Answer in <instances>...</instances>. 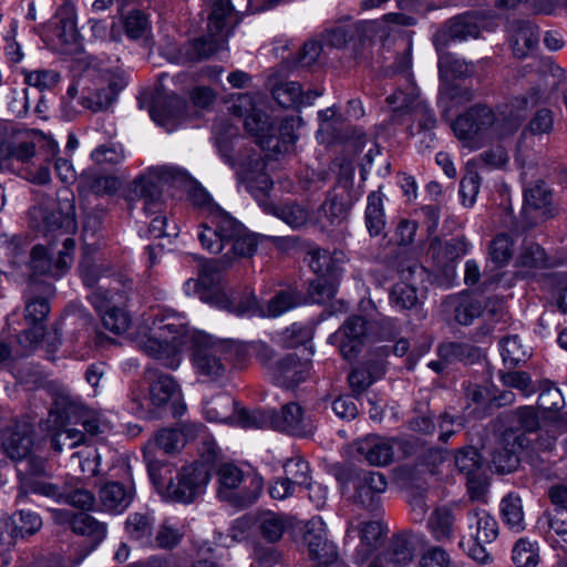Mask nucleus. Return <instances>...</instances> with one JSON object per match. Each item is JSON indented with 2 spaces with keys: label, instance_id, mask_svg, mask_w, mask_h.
<instances>
[{
  "label": "nucleus",
  "instance_id": "obj_1",
  "mask_svg": "<svg viewBox=\"0 0 567 567\" xmlns=\"http://www.w3.org/2000/svg\"><path fill=\"white\" fill-rule=\"evenodd\" d=\"M30 227L48 239V247L37 245L31 250L30 267L35 274L63 276L73 262L76 230L73 205L63 210L54 200L33 206L29 212Z\"/></svg>",
  "mask_w": 567,
  "mask_h": 567
},
{
  "label": "nucleus",
  "instance_id": "obj_2",
  "mask_svg": "<svg viewBox=\"0 0 567 567\" xmlns=\"http://www.w3.org/2000/svg\"><path fill=\"white\" fill-rule=\"evenodd\" d=\"M188 341L184 316L168 309L153 311L140 328L136 342L148 357L163 367L175 370L183 360V348Z\"/></svg>",
  "mask_w": 567,
  "mask_h": 567
},
{
  "label": "nucleus",
  "instance_id": "obj_3",
  "mask_svg": "<svg viewBox=\"0 0 567 567\" xmlns=\"http://www.w3.org/2000/svg\"><path fill=\"white\" fill-rule=\"evenodd\" d=\"M194 204L206 213V220L198 227L197 238L202 247L217 255L225 245H230L233 255H249L254 250V234L240 221L213 202L204 189L195 190Z\"/></svg>",
  "mask_w": 567,
  "mask_h": 567
},
{
  "label": "nucleus",
  "instance_id": "obj_4",
  "mask_svg": "<svg viewBox=\"0 0 567 567\" xmlns=\"http://www.w3.org/2000/svg\"><path fill=\"white\" fill-rule=\"evenodd\" d=\"M234 115L244 117L246 131L257 138L261 148L277 150L279 144H293L298 140L296 131L301 124L298 116L284 117L277 125L268 121V116L258 111L249 94L239 95L233 103Z\"/></svg>",
  "mask_w": 567,
  "mask_h": 567
},
{
  "label": "nucleus",
  "instance_id": "obj_5",
  "mask_svg": "<svg viewBox=\"0 0 567 567\" xmlns=\"http://www.w3.org/2000/svg\"><path fill=\"white\" fill-rule=\"evenodd\" d=\"M240 348L237 341L217 340L209 336H198L194 340L193 367L205 382H217L225 378L227 363L236 362Z\"/></svg>",
  "mask_w": 567,
  "mask_h": 567
},
{
  "label": "nucleus",
  "instance_id": "obj_6",
  "mask_svg": "<svg viewBox=\"0 0 567 567\" xmlns=\"http://www.w3.org/2000/svg\"><path fill=\"white\" fill-rule=\"evenodd\" d=\"M218 496L238 506H249L260 496L262 477L255 472L244 473L237 465L225 463L217 471Z\"/></svg>",
  "mask_w": 567,
  "mask_h": 567
},
{
  "label": "nucleus",
  "instance_id": "obj_7",
  "mask_svg": "<svg viewBox=\"0 0 567 567\" xmlns=\"http://www.w3.org/2000/svg\"><path fill=\"white\" fill-rule=\"evenodd\" d=\"M496 27V16L488 10L464 12L449 20L445 28L435 34L434 43L440 50V47L446 45L447 38L454 41L477 39L483 32H492Z\"/></svg>",
  "mask_w": 567,
  "mask_h": 567
},
{
  "label": "nucleus",
  "instance_id": "obj_8",
  "mask_svg": "<svg viewBox=\"0 0 567 567\" xmlns=\"http://www.w3.org/2000/svg\"><path fill=\"white\" fill-rule=\"evenodd\" d=\"M496 114L485 105H475L460 115L452 124L455 136L468 148H480L493 131L496 133Z\"/></svg>",
  "mask_w": 567,
  "mask_h": 567
},
{
  "label": "nucleus",
  "instance_id": "obj_9",
  "mask_svg": "<svg viewBox=\"0 0 567 567\" xmlns=\"http://www.w3.org/2000/svg\"><path fill=\"white\" fill-rule=\"evenodd\" d=\"M91 305L101 312L102 323L109 331L121 334L132 323L131 316L121 307L126 300V292L117 288L97 286L90 295Z\"/></svg>",
  "mask_w": 567,
  "mask_h": 567
},
{
  "label": "nucleus",
  "instance_id": "obj_10",
  "mask_svg": "<svg viewBox=\"0 0 567 567\" xmlns=\"http://www.w3.org/2000/svg\"><path fill=\"white\" fill-rule=\"evenodd\" d=\"M210 467L204 463H193L175 473V482L167 486L166 499L190 504L205 493L210 481Z\"/></svg>",
  "mask_w": 567,
  "mask_h": 567
},
{
  "label": "nucleus",
  "instance_id": "obj_11",
  "mask_svg": "<svg viewBox=\"0 0 567 567\" xmlns=\"http://www.w3.org/2000/svg\"><path fill=\"white\" fill-rule=\"evenodd\" d=\"M386 102L393 105V121L399 122L401 115L408 114L411 120L417 122L420 133H423L429 142H433L436 117L427 104L419 99L415 87L410 92L396 90L386 97Z\"/></svg>",
  "mask_w": 567,
  "mask_h": 567
},
{
  "label": "nucleus",
  "instance_id": "obj_12",
  "mask_svg": "<svg viewBox=\"0 0 567 567\" xmlns=\"http://www.w3.org/2000/svg\"><path fill=\"white\" fill-rule=\"evenodd\" d=\"M354 455L371 466H386L394 461L395 449H402L405 455L412 453L413 443L409 440L367 435L357 440Z\"/></svg>",
  "mask_w": 567,
  "mask_h": 567
},
{
  "label": "nucleus",
  "instance_id": "obj_13",
  "mask_svg": "<svg viewBox=\"0 0 567 567\" xmlns=\"http://www.w3.org/2000/svg\"><path fill=\"white\" fill-rule=\"evenodd\" d=\"M266 7H254L251 0H216L208 17V32L228 40L246 12H258Z\"/></svg>",
  "mask_w": 567,
  "mask_h": 567
},
{
  "label": "nucleus",
  "instance_id": "obj_14",
  "mask_svg": "<svg viewBox=\"0 0 567 567\" xmlns=\"http://www.w3.org/2000/svg\"><path fill=\"white\" fill-rule=\"evenodd\" d=\"M145 377L150 380V401L158 409V415L162 410L168 408L174 417H179L185 413L186 406L179 401V386L173 377L164 373H157L152 368H146Z\"/></svg>",
  "mask_w": 567,
  "mask_h": 567
},
{
  "label": "nucleus",
  "instance_id": "obj_15",
  "mask_svg": "<svg viewBox=\"0 0 567 567\" xmlns=\"http://www.w3.org/2000/svg\"><path fill=\"white\" fill-rule=\"evenodd\" d=\"M425 269L416 260H406L401 265V281L390 291V301L393 307L404 310L412 309L419 303L416 280L422 279Z\"/></svg>",
  "mask_w": 567,
  "mask_h": 567
},
{
  "label": "nucleus",
  "instance_id": "obj_16",
  "mask_svg": "<svg viewBox=\"0 0 567 567\" xmlns=\"http://www.w3.org/2000/svg\"><path fill=\"white\" fill-rule=\"evenodd\" d=\"M546 96V92L537 87L533 89L528 95L514 97L511 103L496 115L498 120L496 134L505 135L515 132L526 118L528 110L536 106Z\"/></svg>",
  "mask_w": 567,
  "mask_h": 567
},
{
  "label": "nucleus",
  "instance_id": "obj_17",
  "mask_svg": "<svg viewBox=\"0 0 567 567\" xmlns=\"http://www.w3.org/2000/svg\"><path fill=\"white\" fill-rule=\"evenodd\" d=\"M546 96V92L537 87L533 89L528 95L514 97L511 103L496 115L498 120L496 134L505 135L515 132L526 118L528 110L536 106Z\"/></svg>",
  "mask_w": 567,
  "mask_h": 567
},
{
  "label": "nucleus",
  "instance_id": "obj_18",
  "mask_svg": "<svg viewBox=\"0 0 567 567\" xmlns=\"http://www.w3.org/2000/svg\"><path fill=\"white\" fill-rule=\"evenodd\" d=\"M365 334L367 320L361 316H352L328 340L339 347L344 359L351 360L361 351Z\"/></svg>",
  "mask_w": 567,
  "mask_h": 567
},
{
  "label": "nucleus",
  "instance_id": "obj_19",
  "mask_svg": "<svg viewBox=\"0 0 567 567\" xmlns=\"http://www.w3.org/2000/svg\"><path fill=\"white\" fill-rule=\"evenodd\" d=\"M417 18L405 12H391L378 20L352 21L355 29V40L384 39L390 34L391 25L411 27L416 23Z\"/></svg>",
  "mask_w": 567,
  "mask_h": 567
},
{
  "label": "nucleus",
  "instance_id": "obj_20",
  "mask_svg": "<svg viewBox=\"0 0 567 567\" xmlns=\"http://www.w3.org/2000/svg\"><path fill=\"white\" fill-rule=\"evenodd\" d=\"M353 499L370 512L380 506V495L385 492L388 481L384 474L374 471H362L353 481Z\"/></svg>",
  "mask_w": 567,
  "mask_h": 567
},
{
  "label": "nucleus",
  "instance_id": "obj_21",
  "mask_svg": "<svg viewBox=\"0 0 567 567\" xmlns=\"http://www.w3.org/2000/svg\"><path fill=\"white\" fill-rule=\"evenodd\" d=\"M53 37L58 40L60 49L66 54L79 53L82 41L76 28V13L71 4L62 6L54 16Z\"/></svg>",
  "mask_w": 567,
  "mask_h": 567
},
{
  "label": "nucleus",
  "instance_id": "obj_22",
  "mask_svg": "<svg viewBox=\"0 0 567 567\" xmlns=\"http://www.w3.org/2000/svg\"><path fill=\"white\" fill-rule=\"evenodd\" d=\"M186 101L172 94H158L150 109L154 122L163 126L166 132L175 131L185 117Z\"/></svg>",
  "mask_w": 567,
  "mask_h": 567
},
{
  "label": "nucleus",
  "instance_id": "obj_23",
  "mask_svg": "<svg viewBox=\"0 0 567 567\" xmlns=\"http://www.w3.org/2000/svg\"><path fill=\"white\" fill-rule=\"evenodd\" d=\"M524 214L532 215L534 219L528 223V227L555 216L556 207L553 204V194L544 181H537L525 189Z\"/></svg>",
  "mask_w": 567,
  "mask_h": 567
},
{
  "label": "nucleus",
  "instance_id": "obj_24",
  "mask_svg": "<svg viewBox=\"0 0 567 567\" xmlns=\"http://www.w3.org/2000/svg\"><path fill=\"white\" fill-rule=\"evenodd\" d=\"M265 169L266 163L258 154L243 161L236 169L238 181L255 197L264 196L272 188V181Z\"/></svg>",
  "mask_w": 567,
  "mask_h": 567
},
{
  "label": "nucleus",
  "instance_id": "obj_25",
  "mask_svg": "<svg viewBox=\"0 0 567 567\" xmlns=\"http://www.w3.org/2000/svg\"><path fill=\"white\" fill-rule=\"evenodd\" d=\"M272 429L295 436H308L313 433L315 426L298 403L289 402L279 413L272 411Z\"/></svg>",
  "mask_w": 567,
  "mask_h": 567
},
{
  "label": "nucleus",
  "instance_id": "obj_26",
  "mask_svg": "<svg viewBox=\"0 0 567 567\" xmlns=\"http://www.w3.org/2000/svg\"><path fill=\"white\" fill-rule=\"evenodd\" d=\"M311 361L302 360L297 354L289 353L271 368L274 382L282 388H293L310 377Z\"/></svg>",
  "mask_w": 567,
  "mask_h": 567
},
{
  "label": "nucleus",
  "instance_id": "obj_27",
  "mask_svg": "<svg viewBox=\"0 0 567 567\" xmlns=\"http://www.w3.org/2000/svg\"><path fill=\"white\" fill-rule=\"evenodd\" d=\"M527 441L523 434L507 431L502 435L499 445L492 453V464L499 473H511L519 464V453Z\"/></svg>",
  "mask_w": 567,
  "mask_h": 567
},
{
  "label": "nucleus",
  "instance_id": "obj_28",
  "mask_svg": "<svg viewBox=\"0 0 567 567\" xmlns=\"http://www.w3.org/2000/svg\"><path fill=\"white\" fill-rule=\"evenodd\" d=\"M255 247L249 255H233L230 251V245H225L218 254L221 257L218 259H208L203 262L198 271V282L204 289L215 288L221 279V271L230 267L237 259L251 258L258 248V238L254 234Z\"/></svg>",
  "mask_w": 567,
  "mask_h": 567
},
{
  "label": "nucleus",
  "instance_id": "obj_29",
  "mask_svg": "<svg viewBox=\"0 0 567 567\" xmlns=\"http://www.w3.org/2000/svg\"><path fill=\"white\" fill-rule=\"evenodd\" d=\"M33 446V426L25 420L16 421L2 437V449L13 461H22L30 455Z\"/></svg>",
  "mask_w": 567,
  "mask_h": 567
},
{
  "label": "nucleus",
  "instance_id": "obj_30",
  "mask_svg": "<svg viewBox=\"0 0 567 567\" xmlns=\"http://www.w3.org/2000/svg\"><path fill=\"white\" fill-rule=\"evenodd\" d=\"M303 543L312 558L318 560H336L337 551L332 543L327 539L326 523L316 516L308 520L303 535Z\"/></svg>",
  "mask_w": 567,
  "mask_h": 567
},
{
  "label": "nucleus",
  "instance_id": "obj_31",
  "mask_svg": "<svg viewBox=\"0 0 567 567\" xmlns=\"http://www.w3.org/2000/svg\"><path fill=\"white\" fill-rule=\"evenodd\" d=\"M507 33L513 54L518 59L526 58L536 48L539 40L538 28L526 20L511 22Z\"/></svg>",
  "mask_w": 567,
  "mask_h": 567
},
{
  "label": "nucleus",
  "instance_id": "obj_32",
  "mask_svg": "<svg viewBox=\"0 0 567 567\" xmlns=\"http://www.w3.org/2000/svg\"><path fill=\"white\" fill-rule=\"evenodd\" d=\"M271 94L274 100L285 109H298L300 106L311 105L322 92L318 90H308L303 92L300 84L295 81L277 83Z\"/></svg>",
  "mask_w": 567,
  "mask_h": 567
},
{
  "label": "nucleus",
  "instance_id": "obj_33",
  "mask_svg": "<svg viewBox=\"0 0 567 567\" xmlns=\"http://www.w3.org/2000/svg\"><path fill=\"white\" fill-rule=\"evenodd\" d=\"M50 311V306L47 299L35 297L27 300L24 318L32 326L29 330L23 331L19 338L22 343L28 340L31 344L38 343L44 336V328L42 322L47 319Z\"/></svg>",
  "mask_w": 567,
  "mask_h": 567
},
{
  "label": "nucleus",
  "instance_id": "obj_34",
  "mask_svg": "<svg viewBox=\"0 0 567 567\" xmlns=\"http://www.w3.org/2000/svg\"><path fill=\"white\" fill-rule=\"evenodd\" d=\"M134 199L142 202L146 215L159 213L164 206L161 187L147 177H138L134 181L128 200Z\"/></svg>",
  "mask_w": 567,
  "mask_h": 567
},
{
  "label": "nucleus",
  "instance_id": "obj_35",
  "mask_svg": "<svg viewBox=\"0 0 567 567\" xmlns=\"http://www.w3.org/2000/svg\"><path fill=\"white\" fill-rule=\"evenodd\" d=\"M385 528L380 522L369 520L360 525V543L355 550V561L364 563L383 542Z\"/></svg>",
  "mask_w": 567,
  "mask_h": 567
},
{
  "label": "nucleus",
  "instance_id": "obj_36",
  "mask_svg": "<svg viewBox=\"0 0 567 567\" xmlns=\"http://www.w3.org/2000/svg\"><path fill=\"white\" fill-rule=\"evenodd\" d=\"M468 251V243L464 237H454L446 241L435 238L431 241L429 254L440 268L461 258Z\"/></svg>",
  "mask_w": 567,
  "mask_h": 567
},
{
  "label": "nucleus",
  "instance_id": "obj_37",
  "mask_svg": "<svg viewBox=\"0 0 567 567\" xmlns=\"http://www.w3.org/2000/svg\"><path fill=\"white\" fill-rule=\"evenodd\" d=\"M414 557L411 540L402 534L391 538L386 549L378 557L384 567H406Z\"/></svg>",
  "mask_w": 567,
  "mask_h": 567
},
{
  "label": "nucleus",
  "instance_id": "obj_38",
  "mask_svg": "<svg viewBox=\"0 0 567 567\" xmlns=\"http://www.w3.org/2000/svg\"><path fill=\"white\" fill-rule=\"evenodd\" d=\"M99 495L105 511L122 513L133 499V489L118 482H109L101 487Z\"/></svg>",
  "mask_w": 567,
  "mask_h": 567
},
{
  "label": "nucleus",
  "instance_id": "obj_39",
  "mask_svg": "<svg viewBox=\"0 0 567 567\" xmlns=\"http://www.w3.org/2000/svg\"><path fill=\"white\" fill-rule=\"evenodd\" d=\"M470 538L483 543H492L498 534V526L494 517L485 509H473L467 515Z\"/></svg>",
  "mask_w": 567,
  "mask_h": 567
},
{
  "label": "nucleus",
  "instance_id": "obj_40",
  "mask_svg": "<svg viewBox=\"0 0 567 567\" xmlns=\"http://www.w3.org/2000/svg\"><path fill=\"white\" fill-rule=\"evenodd\" d=\"M65 487L66 484L60 486L50 482L25 477L22 480V486L19 488L16 503L21 504L28 494L32 493L62 504L65 498Z\"/></svg>",
  "mask_w": 567,
  "mask_h": 567
},
{
  "label": "nucleus",
  "instance_id": "obj_41",
  "mask_svg": "<svg viewBox=\"0 0 567 567\" xmlns=\"http://www.w3.org/2000/svg\"><path fill=\"white\" fill-rule=\"evenodd\" d=\"M227 41L216 33L208 32L207 35L188 42L183 49L182 54L187 61H200L209 59L219 51Z\"/></svg>",
  "mask_w": 567,
  "mask_h": 567
},
{
  "label": "nucleus",
  "instance_id": "obj_42",
  "mask_svg": "<svg viewBox=\"0 0 567 567\" xmlns=\"http://www.w3.org/2000/svg\"><path fill=\"white\" fill-rule=\"evenodd\" d=\"M254 526L262 539L268 543H277L287 529V522L282 515L268 511L254 518Z\"/></svg>",
  "mask_w": 567,
  "mask_h": 567
},
{
  "label": "nucleus",
  "instance_id": "obj_43",
  "mask_svg": "<svg viewBox=\"0 0 567 567\" xmlns=\"http://www.w3.org/2000/svg\"><path fill=\"white\" fill-rule=\"evenodd\" d=\"M383 197L381 190H373L367 197L364 219L371 236L380 235L386 225Z\"/></svg>",
  "mask_w": 567,
  "mask_h": 567
},
{
  "label": "nucleus",
  "instance_id": "obj_44",
  "mask_svg": "<svg viewBox=\"0 0 567 567\" xmlns=\"http://www.w3.org/2000/svg\"><path fill=\"white\" fill-rule=\"evenodd\" d=\"M343 254L340 251L330 252L326 249L312 250L308 254V265L318 276L334 277L343 262Z\"/></svg>",
  "mask_w": 567,
  "mask_h": 567
},
{
  "label": "nucleus",
  "instance_id": "obj_45",
  "mask_svg": "<svg viewBox=\"0 0 567 567\" xmlns=\"http://www.w3.org/2000/svg\"><path fill=\"white\" fill-rule=\"evenodd\" d=\"M153 524L154 518L148 514H130L125 522V529L131 539L137 542L143 547L153 546Z\"/></svg>",
  "mask_w": 567,
  "mask_h": 567
},
{
  "label": "nucleus",
  "instance_id": "obj_46",
  "mask_svg": "<svg viewBox=\"0 0 567 567\" xmlns=\"http://www.w3.org/2000/svg\"><path fill=\"white\" fill-rule=\"evenodd\" d=\"M384 373V368L379 361H369L351 371L348 377L352 391L363 393L375 380Z\"/></svg>",
  "mask_w": 567,
  "mask_h": 567
},
{
  "label": "nucleus",
  "instance_id": "obj_47",
  "mask_svg": "<svg viewBox=\"0 0 567 567\" xmlns=\"http://www.w3.org/2000/svg\"><path fill=\"white\" fill-rule=\"evenodd\" d=\"M236 402L228 394H220L216 398L205 401L204 414L210 422H235Z\"/></svg>",
  "mask_w": 567,
  "mask_h": 567
},
{
  "label": "nucleus",
  "instance_id": "obj_48",
  "mask_svg": "<svg viewBox=\"0 0 567 567\" xmlns=\"http://www.w3.org/2000/svg\"><path fill=\"white\" fill-rule=\"evenodd\" d=\"M193 425H186L183 430L163 429L155 436L156 446L165 453H173L182 449L192 439Z\"/></svg>",
  "mask_w": 567,
  "mask_h": 567
},
{
  "label": "nucleus",
  "instance_id": "obj_49",
  "mask_svg": "<svg viewBox=\"0 0 567 567\" xmlns=\"http://www.w3.org/2000/svg\"><path fill=\"white\" fill-rule=\"evenodd\" d=\"M350 206L339 196L327 198L319 208L322 226H338L348 218Z\"/></svg>",
  "mask_w": 567,
  "mask_h": 567
},
{
  "label": "nucleus",
  "instance_id": "obj_50",
  "mask_svg": "<svg viewBox=\"0 0 567 567\" xmlns=\"http://www.w3.org/2000/svg\"><path fill=\"white\" fill-rule=\"evenodd\" d=\"M219 307L239 317L260 316V311L264 310V307H259L252 292L244 297L234 296L229 298L224 296L219 300Z\"/></svg>",
  "mask_w": 567,
  "mask_h": 567
},
{
  "label": "nucleus",
  "instance_id": "obj_51",
  "mask_svg": "<svg viewBox=\"0 0 567 567\" xmlns=\"http://www.w3.org/2000/svg\"><path fill=\"white\" fill-rule=\"evenodd\" d=\"M71 529L78 535L91 538L94 543L102 542L106 536V526L85 513H79L72 517Z\"/></svg>",
  "mask_w": 567,
  "mask_h": 567
},
{
  "label": "nucleus",
  "instance_id": "obj_52",
  "mask_svg": "<svg viewBox=\"0 0 567 567\" xmlns=\"http://www.w3.org/2000/svg\"><path fill=\"white\" fill-rule=\"evenodd\" d=\"M540 530L554 532L564 543H567V508L554 507L546 511L537 520Z\"/></svg>",
  "mask_w": 567,
  "mask_h": 567
},
{
  "label": "nucleus",
  "instance_id": "obj_53",
  "mask_svg": "<svg viewBox=\"0 0 567 567\" xmlns=\"http://www.w3.org/2000/svg\"><path fill=\"white\" fill-rule=\"evenodd\" d=\"M437 354L447 362L464 361L474 362L480 358V350L468 343L444 342L437 348Z\"/></svg>",
  "mask_w": 567,
  "mask_h": 567
},
{
  "label": "nucleus",
  "instance_id": "obj_54",
  "mask_svg": "<svg viewBox=\"0 0 567 567\" xmlns=\"http://www.w3.org/2000/svg\"><path fill=\"white\" fill-rule=\"evenodd\" d=\"M455 320L463 326H468L475 318L483 315V301L480 298L462 296L453 299Z\"/></svg>",
  "mask_w": 567,
  "mask_h": 567
},
{
  "label": "nucleus",
  "instance_id": "obj_55",
  "mask_svg": "<svg viewBox=\"0 0 567 567\" xmlns=\"http://www.w3.org/2000/svg\"><path fill=\"white\" fill-rule=\"evenodd\" d=\"M147 470L152 482L157 487L161 495L166 498L167 486L176 481L175 473L177 470L165 461H156L150 457H147Z\"/></svg>",
  "mask_w": 567,
  "mask_h": 567
},
{
  "label": "nucleus",
  "instance_id": "obj_56",
  "mask_svg": "<svg viewBox=\"0 0 567 567\" xmlns=\"http://www.w3.org/2000/svg\"><path fill=\"white\" fill-rule=\"evenodd\" d=\"M501 513L504 523L514 532L525 528L522 499L517 495L509 494L501 503Z\"/></svg>",
  "mask_w": 567,
  "mask_h": 567
},
{
  "label": "nucleus",
  "instance_id": "obj_57",
  "mask_svg": "<svg viewBox=\"0 0 567 567\" xmlns=\"http://www.w3.org/2000/svg\"><path fill=\"white\" fill-rule=\"evenodd\" d=\"M437 66L440 78L445 80L449 78L468 76L474 72L473 64H468L464 60L447 52L440 54Z\"/></svg>",
  "mask_w": 567,
  "mask_h": 567
},
{
  "label": "nucleus",
  "instance_id": "obj_58",
  "mask_svg": "<svg viewBox=\"0 0 567 567\" xmlns=\"http://www.w3.org/2000/svg\"><path fill=\"white\" fill-rule=\"evenodd\" d=\"M501 355L505 365L514 368L529 355L518 336H507L499 342Z\"/></svg>",
  "mask_w": 567,
  "mask_h": 567
},
{
  "label": "nucleus",
  "instance_id": "obj_59",
  "mask_svg": "<svg viewBox=\"0 0 567 567\" xmlns=\"http://www.w3.org/2000/svg\"><path fill=\"white\" fill-rule=\"evenodd\" d=\"M298 303L299 299L293 290H280L267 302L260 316L276 318L293 309Z\"/></svg>",
  "mask_w": 567,
  "mask_h": 567
},
{
  "label": "nucleus",
  "instance_id": "obj_60",
  "mask_svg": "<svg viewBox=\"0 0 567 567\" xmlns=\"http://www.w3.org/2000/svg\"><path fill=\"white\" fill-rule=\"evenodd\" d=\"M539 559V546L537 542L520 538L515 543L513 548V561L517 567H536Z\"/></svg>",
  "mask_w": 567,
  "mask_h": 567
},
{
  "label": "nucleus",
  "instance_id": "obj_61",
  "mask_svg": "<svg viewBox=\"0 0 567 567\" xmlns=\"http://www.w3.org/2000/svg\"><path fill=\"white\" fill-rule=\"evenodd\" d=\"M100 454L93 446H85L71 456L72 466H78L84 477H94L99 473Z\"/></svg>",
  "mask_w": 567,
  "mask_h": 567
},
{
  "label": "nucleus",
  "instance_id": "obj_62",
  "mask_svg": "<svg viewBox=\"0 0 567 567\" xmlns=\"http://www.w3.org/2000/svg\"><path fill=\"white\" fill-rule=\"evenodd\" d=\"M237 346L240 348L239 355H236V362L241 363L250 357H255L261 364H268L274 355V349L266 342L257 340L248 343L237 341Z\"/></svg>",
  "mask_w": 567,
  "mask_h": 567
},
{
  "label": "nucleus",
  "instance_id": "obj_63",
  "mask_svg": "<svg viewBox=\"0 0 567 567\" xmlns=\"http://www.w3.org/2000/svg\"><path fill=\"white\" fill-rule=\"evenodd\" d=\"M514 255V240L505 233L495 236L489 245L491 260L498 267L505 266Z\"/></svg>",
  "mask_w": 567,
  "mask_h": 567
},
{
  "label": "nucleus",
  "instance_id": "obj_64",
  "mask_svg": "<svg viewBox=\"0 0 567 567\" xmlns=\"http://www.w3.org/2000/svg\"><path fill=\"white\" fill-rule=\"evenodd\" d=\"M453 525L454 517L452 513L445 508L435 511L429 520V527L432 535L439 542H443L452 537Z\"/></svg>",
  "mask_w": 567,
  "mask_h": 567
}]
</instances>
